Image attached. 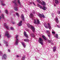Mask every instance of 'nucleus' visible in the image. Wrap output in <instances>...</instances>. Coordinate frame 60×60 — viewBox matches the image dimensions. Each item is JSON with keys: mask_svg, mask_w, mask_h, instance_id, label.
Instances as JSON below:
<instances>
[{"mask_svg": "<svg viewBox=\"0 0 60 60\" xmlns=\"http://www.w3.org/2000/svg\"><path fill=\"white\" fill-rule=\"evenodd\" d=\"M1 5H2V6H5V5H5V4L3 3H1Z\"/></svg>", "mask_w": 60, "mask_h": 60, "instance_id": "35", "label": "nucleus"}, {"mask_svg": "<svg viewBox=\"0 0 60 60\" xmlns=\"http://www.w3.org/2000/svg\"><path fill=\"white\" fill-rule=\"evenodd\" d=\"M42 37L43 38V39H44L45 41H46L47 40V38H46V37L45 36L43 35L42 36Z\"/></svg>", "mask_w": 60, "mask_h": 60, "instance_id": "15", "label": "nucleus"}, {"mask_svg": "<svg viewBox=\"0 0 60 60\" xmlns=\"http://www.w3.org/2000/svg\"><path fill=\"white\" fill-rule=\"evenodd\" d=\"M4 42L5 43V44H6V47L8 46V42L6 41H4Z\"/></svg>", "mask_w": 60, "mask_h": 60, "instance_id": "22", "label": "nucleus"}, {"mask_svg": "<svg viewBox=\"0 0 60 60\" xmlns=\"http://www.w3.org/2000/svg\"><path fill=\"white\" fill-rule=\"evenodd\" d=\"M46 33L47 34V35L48 37H49V39H50V34L49 33V30H47L46 31Z\"/></svg>", "mask_w": 60, "mask_h": 60, "instance_id": "9", "label": "nucleus"}, {"mask_svg": "<svg viewBox=\"0 0 60 60\" xmlns=\"http://www.w3.org/2000/svg\"><path fill=\"white\" fill-rule=\"evenodd\" d=\"M25 58L26 57H25V56L23 55V56L22 57L21 60H25Z\"/></svg>", "mask_w": 60, "mask_h": 60, "instance_id": "24", "label": "nucleus"}, {"mask_svg": "<svg viewBox=\"0 0 60 60\" xmlns=\"http://www.w3.org/2000/svg\"><path fill=\"white\" fill-rule=\"evenodd\" d=\"M21 43L24 48H25L26 47V45L25 44V43L24 42H21Z\"/></svg>", "mask_w": 60, "mask_h": 60, "instance_id": "18", "label": "nucleus"}, {"mask_svg": "<svg viewBox=\"0 0 60 60\" xmlns=\"http://www.w3.org/2000/svg\"><path fill=\"white\" fill-rule=\"evenodd\" d=\"M52 17H53V16H54V13H52Z\"/></svg>", "mask_w": 60, "mask_h": 60, "instance_id": "44", "label": "nucleus"}, {"mask_svg": "<svg viewBox=\"0 0 60 60\" xmlns=\"http://www.w3.org/2000/svg\"><path fill=\"white\" fill-rule=\"evenodd\" d=\"M12 24H15V22H12Z\"/></svg>", "mask_w": 60, "mask_h": 60, "instance_id": "45", "label": "nucleus"}, {"mask_svg": "<svg viewBox=\"0 0 60 60\" xmlns=\"http://www.w3.org/2000/svg\"><path fill=\"white\" fill-rule=\"evenodd\" d=\"M5 34V36L7 37L8 38H10L11 36L10 34H9L8 31H6Z\"/></svg>", "mask_w": 60, "mask_h": 60, "instance_id": "4", "label": "nucleus"}, {"mask_svg": "<svg viewBox=\"0 0 60 60\" xmlns=\"http://www.w3.org/2000/svg\"><path fill=\"white\" fill-rule=\"evenodd\" d=\"M10 29L12 30H14V29L12 27H11L10 28Z\"/></svg>", "mask_w": 60, "mask_h": 60, "instance_id": "38", "label": "nucleus"}, {"mask_svg": "<svg viewBox=\"0 0 60 60\" xmlns=\"http://www.w3.org/2000/svg\"><path fill=\"white\" fill-rule=\"evenodd\" d=\"M55 36L56 37V38L57 39L58 38V34H56L55 35Z\"/></svg>", "mask_w": 60, "mask_h": 60, "instance_id": "29", "label": "nucleus"}, {"mask_svg": "<svg viewBox=\"0 0 60 60\" xmlns=\"http://www.w3.org/2000/svg\"><path fill=\"white\" fill-rule=\"evenodd\" d=\"M2 59H5L7 58V55L6 54H4L3 56H2Z\"/></svg>", "mask_w": 60, "mask_h": 60, "instance_id": "10", "label": "nucleus"}, {"mask_svg": "<svg viewBox=\"0 0 60 60\" xmlns=\"http://www.w3.org/2000/svg\"><path fill=\"white\" fill-rule=\"evenodd\" d=\"M38 42L40 43L42 45H43V40L41 38H39Z\"/></svg>", "mask_w": 60, "mask_h": 60, "instance_id": "6", "label": "nucleus"}, {"mask_svg": "<svg viewBox=\"0 0 60 60\" xmlns=\"http://www.w3.org/2000/svg\"><path fill=\"white\" fill-rule=\"evenodd\" d=\"M54 6H55V7H56V5L54 4Z\"/></svg>", "mask_w": 60, "mask_h": 60, "instance_id": "48", "label": "nucleus"}, {"mask_svg": "<svg viewBox=\"0 0 60 60\" xmlns=\"http://www.w3.org/2000/svg\"><path fill=\"white\" fill-rule=\"evenodd\" d=\"M1 18L2 17H1L0 16V19H1Z\"/></svg>", "mask_w": 60, "mask_h": 60, "instance_id": "51", "label": "nucleus"}, {"mask_svg": "<svg viewBox=\"0 0 60 60\" xmlns=\"http://www.w3.org/2000/svg\"><path fill=\"white\" fill-rule=\"evenodd\" d=\"M37 24H40V21H39V20L38 19H37Z\"/></svg>", "mask_w": 60, "mask_h": 60, "instance_id": "19", "label": "nucleus"}, {"mask_svg": "<svg viewBox=\"0 0 60 60\" xmlns=\"http://www.w3.org/2000/svg\"><path fill=\"white\" fill-rule=\"evenodd\" d=\"M18 35H16L15 36V38H16V40H15V45H18V43L19 42V40L18 38Z\"/></svg>", "mask_w": 60, "mask_h": 60, "instance_id": "3", "label": "nucleus"}, {"mask_svg": "<svg viewBox=\"0 0 60 60\" xmlns=\"http://www.w3.org/2000/svg\"><path fill=\"white\" fill-rule=\"evenodd\" d=\"M16 15L18 16V17H19V13H18V12H16Z\"/></svg>", "mask_w": 60, "mask_h": 60, "instance_id": "32", "label": "nucleus"}, {"mask_svg": "<svg viewBox=\"0 0 60 60\" xmlns=\"http://www.w3.org/2000/svg\"><path fill=\"white\" fill-rule=\"evenodd\" d=\"M24 35L26 38H28V35L26 33V31H24Z\"/></svg>", "mask_w": 60, "mask_h": 60, "instance_id": "12", "label": "nucleus"}, {"mask_svg": "<svg viewBox=\"0 0 60 60\" xmlns=\"http://www.w3.org/2000/svg\"><path fill=\"white\" fill-rule=\"evenodd\" d=\"M30 35L31 36H32V37H35V36L34 34L33 33H32Z\"/></svg>", "mask_w": 60, "mask_h": 60, "instance_id": "20", "label": "nucleus"}, {"mask_svg": "<svg viewBox=\"0 0 60 60\" xmlns=\"http://www.w3.org/2000/svg\"><path fill=\"white\" fill-rule=\"evenodd\" d=\"M30 4H33L34 5H35V4H34V2H30Z\"/></svg>", "mask_w": 60, "mask_h": 60, "instance_id": "26", "label": "nucleus"}, {"mask_svg": "<svg viewBox=\"0 0 60 60\" xmlns=\"http://www.w3.org/2000/svg\"><path fill=\"white\" fill-rule=\"evenodd\" d=\"M57 12L58 14H60V11L59 10L58 11H57Z\"/></svg>", "mask_w": 60, "mask_h": 60, "instance_id": "36", "label": "nucleus"}, {"mask_svg": "<svg viewBox=\"0 0 60 60\" xmlns=\"http://www.w3.org/2000/svg\"><path fill=\"white\" fill-rule=\"evenodd\" d=\"M24 41L28 42L29 41V40L27 39H24Z\"/></svg>", "mask_w": 60, "mask_h": 60, "instance_id": "17", "label": "nucleus"}, {"mask_svg": "<svg viewBox=\"0 0 60 60\" xmlns=\"http://www.w3.org/2000/svg\"><path fill=\"white\" fill-rule=\"evenodd\" d=\"M52 33L53 34H55V32L54 31H52Z\"/></svg>", "mask_w": 60, "mask_h": 60, "instance_id": "43", "label": "nucleus"}, {"mask_svg": "<svg viewBox=\"0 0 60 60\" xmlns=\"http://www.w3.org/2000/svg\"><path fill=\"white\" fill-rule=\"evenodd\" d=\"M4 26L6 29H9V26H8V25H7V24H6L5 23Z\"/></svg>", "mask_w": 60, "mask_h": 60, "instance_id": "14", "label": "nucleus"}, {"mask_svg": "<svg viewBox=\"0 0 60 60\" xmlns=\"http://www.w3.org/2000/svg\"><path fill=\"white\" fill-rule=\"evenodd\" d=\"M3 55V52H0V56H2Z\"/></svg>", "mask_w": 60, "mask_h": 60, "instance_id": "37", "label": "nucleus"}, {"mask_svg": "<svg viewBox=\"0 0 60 60\" xmlns=\"http://www.w3.org/2000/svg\"><path fill=\"white\" fill-rule=\"evenodd\" d=\"M41 9H42V10H44L45 11H46V9H47V7H45L44 6H43V7L42 6H40V7H39Z\"/></svg>", "mask_w": 60, "mask_h": 60, "instance_id": "8", "label": "nucleus"}, {"mask_svg": "<svg viewBox=\"0 0 60 60\" xmlns=\"http://www.w3.org/2000/svg\"><path fill=\"white\" fill-rule=\"evenodd\" d=\"M21 19L22 21H25V17H24V15L23 14H22V15L21 16Z\"/></svg>", "mask_w": 60, "mask_h": 60, "instance_id": "11", "label": "nucleus"}, {"mask_svg": "<svg viewBox=\"0 0 60 60\" xmlns=\"http://www.w3.org/2000/svg\"><path fill=\"white\" fill-rule=\"evenodd\" d=\"M8 52H10V49H8Z\"/></svg>", "mask_w": 60, "mask_h": 60, "instance_id": "47", "label": "nucleus"}, {"mask_svg": "<svg viewBox=\"0 0 60 60\" xmlns=\"http://www.w3.org/2000/svg\"><path fill=\"white\" fill-rule=\"evenodd\" d=\"M37 5L39 7H40L41 6V5H40L39 4H37Z\"/></svg>", "mask_w": 60, "mask_h": 60, "instance_id": "40", "label": "nucleus"}, {"mask_svg": "<svg viewBox=\"0 0 60 60\" xmlns=\"http://www.w3.org/2000/svg\"><path fill=\"white\" fill-rule=\"evenodd\" d=\"M36 20L35 19L34 20V24H37Z\"/></svg>", "mask_w": 60, "mask_h": 60, "instance_id": "33", "label": "nucleus"}, {"mask_svg": "<svg viewBox=\"0 0 60 60\" xmlns=\"http://www.w3.org/2000/svg\"><path fill=\"white\" fill-rule=\"evenodd\" d=\"M19 23H21L22 24V21L21 20L20 21V22Z\"/></svg>", "mask_w": 60, "mask_h": 60, "instance_id": "42", "label": "nucleus"}, {"mask_svg": "<svg viewBox=\"0 0 60 60\" xmlns=\"http://www.w3.org/2000/svg\"><path fill=\"white\" fill-rule=\"evenodd\" d=\"M27 26L28 27H29V28L31 27V28L32 29V31L33 33H34L35 32V29L34 28V27L31 26V25L29 23L27 24Z\"/></svg>", "mask_w": 60, "mask_h": 60, "instance_id": "2", "label": "nucleus"}, {"mask_svg": "<svg viewBox=\"0 0 60 60\" xmlns=\"http://www.w3.org/2000/svg\"><path fill=\"white\" fill-rule=\"evenodd\" d=\"M18 25L19 26H22V24L20 23H19Z\"/></svg>", "mask_w": 60, "mask_h": 60, "instance_id": "34", "label": "nucleus"}, {"mask_svg": "<svg viewBox=\"0 0 60 60\" xmlns=\"http://www.w3.org/2000/svg\"><path fill=\"white\" fill-rule=\"evenodd\" d=\"M37 2L39 3H41V1L40 0H37Z\"/></svg>", "mask_w": 60, "mask_h": 60, "instance_id": "31", "label": "nucleus"}, {"mask_svg": "<svg viewBox=\"0 0 60 60\" xmlns=\"http://www.w3.org/2000/svg\"><path fill=\"white\" fill-rule=\"evenodd\" d=\"M38 16L40 18H43L44 19V18H45V16L44 15V14H42V15L41 14H39L38 15Z\"/></svg>", "mask_w": 60, "mask_h": 60, "instance_id": "7", "label": "nucleus"}, {"mask_svg": "<svg viewBox=\"0 0 60 60\" xmlns=\"http://www.w3.org/2000/svg\"><path fill=\"white\" fill-rule=\"evenodd\" d=\"M1 16L3 19H4V14H2Z\"/></svg>", "mask_w": 60, "mask_h": 60, "instance_id": "27", "label": "nucleus"}, {"mask_svg": "<svg viewBox=\"0 0 60 60\" xmlns=\"http://www.w3.org/2000/svg\"><path fill=\"white\" fill-rule=\"evenodd\" d=\"M0 1H1V3H4V1H3V0H0Z\"/></svg>", "mask_w": 60, "mask_h": 60, "instance_id": "41", "label": "nucleus"}, {"mask_svg": "<svg viewBox=\"0 0 60 60\" xmlns=\"http://www.w3.org/2000/svg\"><path fill=\"white\" fill-rule=\"evenodd\" d=\"M48 41L49 43H51V40H48Z\"/></svg>", "mask_w": 60, "mask_h": 60, "instance_id": "39", "label": "nucleus"}, {"mask_svg": "<svg viewBox=\"0 0 60 60\" xmlns=\"http://www.w3.org/2000/svg\"><path fill=\"white\" fill-rule=\"evenodd\" d=\"M56 50V47H54L53 48V52H55Z\"/></svg>", "mask_w": 60, "mask_h": 60, "instance_id": "23", "label": "nucleus"}, {"mask_svg": "<svg viewBox=\"0 0 60 60\" xmlns=\"http://www.w3.org/2000/svg\"><path fill=\"white\" fill-rule=\"evenodd\" d=\"M55 4H59V1L58 0H56L55 1Z\"/></svg>", "mask_w": 60, "mask_h": 60, "instance_id": "21", "label": "nucleus"}, {"mask_svg": "<svg viewBox=\"0 0 60 60\" xmlns=\"http://www.w3.org/2000/svg\"><path fill=\"white\" fill-rule=\"evenodd\" d=\"M57 26L58 28H60V26H59L58 25H57Z\"/></svg>", "mask_w": 60, "mask_h": 60, "instance_id": "46", "label": "nucleus"}, {"mask_svg": "<svg viewBox=\"0 0 60 60\" xmlns=\"http://www.w3.org/2000/svg\"><path fill=\"white\" fill-rule=\"evenodd\" d=\"M12 2L14 5L15 6V7L14 8L15 11H18V3H17V1L16 0H15L14 1H13Z\"/></svg>", "mask_w": 60, "mask_h": 60, "instance_id": "1", "label": "nucleus"}, {"mask_svg": "<svg viewBox=\"0 0 60 60\" xmlns=\"http://www.w3.org/2000/svg\"><path fill=\"white\" fill-rule=\"evenodd\" d=\"M5 12L6 14H8V12L7 10H6Z\"/></svg>", "mask_w": 60, "mask_h": 60, "instance_id": "30", "label": "nucleus"}, {"mask_svg": "<svg viewBox=\"0 0 60 60\" xmlns=\"http://www.w3.org/2000/svg\"><path fill=\"white\" fill-rule=\"evenodd\" d=\"M51 45H53V43H51Z\"/></svg>", "mask_w": 60, "mask_h": 60, "instance_id": "50", "label": "nucleus"}, {"mask_svg": "<svg viewBox=\"0 0 60 60\" xmlns=\"http://www.w3.org/2000/svg\"><path fill=\"white\" fill-rule=\"evenodd\" d=\"M42 2L43 3V4H42V2H41V4H42L43 6H45V5H46V3H45V2L43 1Z\"/></svg>", "mask_w": 60, "mask_h": 60, "instance_id": "16", "label": "nucleus"}, {"mask_svg": "<svg viewBox=\"0 0 60 60\" xmlns=\"http://www.w3.org/2000/svg\"><path fill=\"white\" fill-rule=\"evenodd\" d=\"M33 14L32 13H31L30 14V18H33Z\"/></svg>", "mask_w": 60, "mask_h": 60, "instance_id": "25", "label": "nucleus"}, {"mask_svg": "<svg viewBox=\"0 0 60 60\" xmlns=\"http://www.w3.org/2000/svg\"><path fill=\"white\" fill-rule=\"evenodd\" d=\"M0 46H1V45L0 44Z\"/></svg>", "mask_w": 60, "mask_h": 60, "instance_id": "52", "label": "nucleus"}, {"mask_svg": "<svg viewBox=\"0 0 60 60\" xmlns=\"http://www.w3.org/2000/svg\"><path fill=\"white\" fill-rule=\"evenodd\" d=\"M17 57L18 58L19 57V56L18 55H17Z\"/></svg>", "mask_w": 60, "mask_h": 60, "instance_id": "49", "label": "nucleus"}, {"mask_svg": "<svg viewBox=\"0 0 60 60\" xmlns=\"http://www.w3.org/2000/svg\"><path fill=\"white\" fill-rule=\"evenodd\" d=\"M55 19L56 20V23H58V22H59V21H58V18H56Z\"/></svg>", "mask_w": 60, "mask_h": 60, "instance_id": "28", "label": "nucleus"}, {"mask_svg": "<svg viewBox=\"0 0 60 60\" xmlns=\"http://www.w3.org/2000/svg\"><path fill=\"white\" fill-rule=\"evenodd\" d=\"M47 25L48 26H47V25H45L44 26L45 28H48L49 27V29H50L51 28V24L49 23H48Z\"/></svg>", "mask_w": 60, "mask_h": 60, "instance_id": "5", "label": "nucleus"}, {"mask_svg": "<svg viewBox=\"0 0 60 60\" xmlns=\"http://www.w3.org/2000/svg\"><path fill=\"white\" fill-rule=\"evenodd\" d=\"M17 2L18 4H19V6H20V7L22 8L23 7V6L21 4V2H20V0H18Z\"/></svg>", "mask_w": 60, "mask_h": 60, "instance_id": "13", "label": "nucleus"}, {"mask_svg": "<svg viewBox=\"0 0 60 60\" xmlns=\"http://www.w3.org/2000/svg\"><path fill=\"white\" fill-rule=\"evenodd\" d=\"M0 36V37H1V36Z\"/></svg>", "mask_w": 60, "mask_h": 60, "instance_id": "53", "label": "nucleus"}]
</instances>
